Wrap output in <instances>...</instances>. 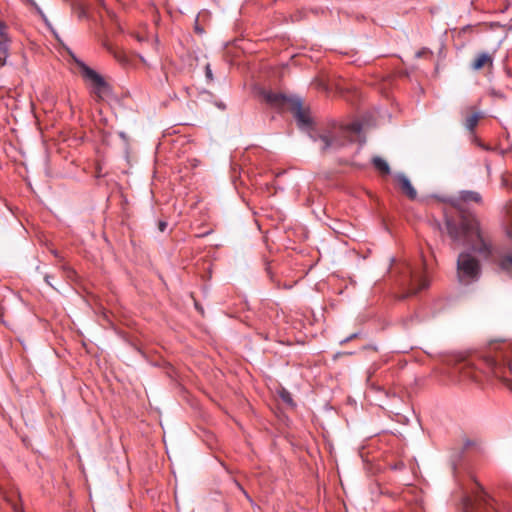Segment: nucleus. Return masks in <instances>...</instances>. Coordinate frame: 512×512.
Returning a JSON list of instances; mask_svg holds the SVG:
<instances>
[{"instance_id": "f257e3e1", "label": "nucleus", "mask_w": 512, "mask_h": 512, "mask_svg": "<svg viewBox=\"0 0 512 512\" xmlns=\"http://www.w3.org/2000/svg\"><path fill=\"white\" fill-rule=\"evenodd\" d=\"M445 226L453 242L466 247L456 262L458 282L468 286L479 281L482 274L481 259H488L493 251L490 235L475 217L464 218L460 226L447 220Z\"/></svg>"}, {"instance_id": "f03ea898", "label": "nucleus", "mask_w": 512, "mask_h": 512, "mask_svg": "<svg viewBox=\"0 0 512 512\" xmlns=\"http://www.w3.org/2000/svg\"><path fill=\"white\" fill-rule=\"evenodd\" d=\"M512 343H501L495 351L485 354L481 360L484 368L476 366L469 360H462L450 371L454 382L465 380L480 381L481 374L491 373L493 376L503 380L506 386L512 391V380L508 374H512Z\"/></svg>"}, {"instance_id": "7ed1b4c3", "label": "nucleus", "mask_w": 512, "mask_h": 512, "mask_svg": "<svg viewBox=\"0 0 512 512\" xmlns=\"http://www.w3.org/2000/svg\"><path fill=\"white\" fill-rule=\"evenodd\" d=\"M362 131V125L359 122H353L348 126H333L319 133H311L312 140L319 144L321 151L338 150L347 143L354 141Z\"/></svg>"}, {"instance_id": "20e7f679", "label": "nucleus", "mask_w": 512, "mask_h": 512, "mask_svg": "<svg viewBox=\"0 0 512 512\" xmlns=\"http://www.w3.org/2000/svg\"><path fill=\"white\" fill-rule=\"evenodd\" d=\"M402 283L408 287L409 295H414L429 286V281L424 273V265L412 266L404 263L401 268Z\"/></svg>"}, {"instance_id": "39448f33", "label": "nucleus", "mask_w": 512, "mask_h": 512, "mask_svg": "<svg viewBox=\"0 0 512 512\" xmlns=\"http://www.w3.org/2000/svg\"><path fill=\"white\" fill-rule=\"evenodd\" d=\"M451 204L460 212L461 217L459 222H456L452 218H446V221L452 220L457 226H460L464 218L475 217L478 220L474 214L467 212L471 204H482V196L477 191L462 190L451 199Z\"/></svg>"}, {"instance_id": "423d86ee", "label": "nucleus", "mask_w": 512, "mask_h": 512, "mask_svg": "<svg viewBox=\"0 0 512 512\" xmlns=\"http://www.w3.org/2000/svg\"><path fill=\"white\" fill-rule=\"evenodd\" d=\"M463 508L464 512H499L495 500L486 492H481L474 500L464 497Z\"/></svg>"}, {"instance_id": "0eeeda50", "label": "nucleus", "mask_w": 512, "mask_h": 512, "mask_svg": "<svg viewBox=\"0 0 512 512\" xmlns=\"http://www.w3.org/2000/svg\"><path fill=\"white\" fill-rule=\"evenodd\" d=\"M69 54L73 61L78 65V67L81 69L82 76L91 81L96 89V93L100 94L101 91L106 87V82L104 78L98 74L95 70L91 69L89 66H87L82 60L78 59L71 51H69Z\"/></svg>"}, {"instance_id": "6e6552de", "label": "nucleus", "mask_w": 512, "mask_h": 512, "mask_svg": "<svg viewBox=\"0 0 512 512\" xmlns=\"http://www.w3.org/2000/svg\"><path fill=\"white\" fill-rule=\"evenodd\" d=\"M264 98L268 104L278 109H290L297 97H290L283 93L265 92Z\"/></svg>"}, {"instance_id": "1a4fd4ad", "label": "nucleus", "mask_w": 512, "mask_h": 512, "mask_svg": "<svg viewBox=\"0 0 512 512\" xmlns=\"http://www.w3.org/2000/svg\"><path fill=\"white\" fill-rule=\"evenodd\" d=\"M289 110L293 112L294 117L301 128H309L311 126L312 121L310 115L303 109L301 99L296 98Z\"/></svg>"}, {"instance_id": "9d476101", "label": "nucleus", "mask_w": 512, "mask_h": 512, "mask_svg": "<svg viewBox=\"0 0 512 512\" xmlns=\"http://www.w3.org/2000/svg\"><path fill=\"white\" fill-rule=\"evenodd\" d=\"M6 30L7 26L0 21V66H4L6 64V60L9 55L10 39Z\"/></svg>"}, {"instance_id": "9b49d317", "label": "nucleus", "mask_w": 512, "mask_h": 512, "mask_svg": "<svg viewBox=\"0 0 512 512\" xmlns=\"http://www.w3.org/2000/svg\"><path fill=\"white\" fill-rule=\"evenodd\" d=\"M396 180L398 181L402 191L407 195L409 199H416L417 192L406 175L399 173L396 175Z\"/></svg>"}, {"instance_id": "f8f14e48", "label": "nucleus", "mask_w": 512, "mask_h": 512, "mask_svg": "<svg viewBox=\"0 0 512 512\" xmlns=\"http://www.w3.org/2000/svg\"><path fill=\"white\" fill-rule=\"evenodd\" d=\"M492 64L493 58L491 57V55L487 52H481L476 55L475 59L471 64V67L474 70H480L485 66H492Z\"/></svg>"}, {"instance_id": "ddd939ff", "label": "nucleus", "mask_w": 512, "mask_h": 512, "mask_svg": "<svg viewBox=\"0 0 512 512\" xmlns=\"http://www.w3.org/2000/svg\"><path fill=\"white\" fill-rule=\"evenodd\" d=\"M464 449H465V447L455 448L451 452L450 464H451V468H452L453 472L456 471L457 466H458V464L460 463V461L462 459Z\"/></svg>"}, {"instance_id": "4468645a", "label": "nucleus", "mask_w": 512, "mask_h": 512, "mask_svg": "<svg viewBox=\"0 0 512 512\" xmlns=\"http://www.w3.org/2000/svg\"><path fill=\"white\" fill-rule=\"evenodd\" d=\"M372 163L374 167L381 172L382 174L389 175L390 174V167L387 161H385L383 158L379 156H375L372 159Z\"/></svg>"}, {"instance_id": "2eb2a0df", "label": "nucleus", "mask_w": 512, "mask_h": 512, "mask_svg": "<svg viewBox=\"0 0 512 512\" xmlns=\"http://www.w3.org/2000/svg\"><path fill=\"white\" fill-rule=\"evenodd\" d=\"M481 117H482V114L480 112H475L472 115H470L469 117H467L465 120L466 129L469 130L470 132H473Z\"/></svg>"}, {"instance_id": "dca6fc26", "label": "nucleus", "mask_w": 512, "mask_h": 512, "mask_svg": "<svg viewBox=\"0 0 512 512\" xmlns=\"http://www.w3.org/2000/svg\"><path fill=\"white\" fill-rule=\"evenodd\" d=\"M500 267L506 271L512 270V254L505 255L501 258Z\"/></svg>"}, {"instance_id": "f3484780", "label": "nucleus", "mask_w": 512, "mask_h": 512, "mask_svg": "<svg viewBox=\"0 0 512 512\" xmlns=\"http://www.w3.org/2000/svg\"><path fill=\"white\" fill-rule=\"evenodd\" d=\"M280 397H281V399H282L285 403H287V404H289V405H294V403H293V399H292V396H291V394H290L288 391H285V390H284V391H282V392H281V394H280Z\"/></svg>"}, {"instance_id": "a211bd4d", "label": "nucleus", "mask_w": 512, "mask_h": 512, "mask_svg": "<svg viewBox=\"0 0 512 512\" xmlns=\"http://www.w3.org/2000/svg\"><path fill=\"white\" fill-rule=\"evenodd\" d=\"M358 336H359L358 332L353 333V334L349 335L348 337H346L345 339L341 340L340 344H345V343L357 338Z\"/></svg>"}, {"instance_id": "6ab92c4d", "label": "nucleus", "mask_w": 512, "mask_h": 512, "mask_svg": "<svg viewBox=\"0 0 512 512\" xmlns=\"http://www.w3.org/2000/svg\"><path fill=\"white\" fill-rule=\"evenodd\" d=\"M205 74H206V77L209 79V80H212L213 79V74H212V70L210 68V65H206V68H205Z\"/></svg>"}, {"instance_id": "aec40b11", "label": "nucleus", "mask_w": 512, "mask_h": 512, "mask_svg": "<svg viewBox=\"0 0 512 512\" xmlns=\"http://www.w3.org/2000/svg\"><path fill=\"white\" fill-rule=\"evenodd\" d=\"M78 17L79 18H84L86 17V10L83 6L79 5L78 7Z\"/></svg>"}, {"instance_id": "412c9836", "label": "nucleus", "mask_w": 512, "mask_h": 512, "mask_svg": "<svg viewBox=\"0 0 512 512\" xmlns=\"http://www.w3.org/2000/svg\"><path fill=\"white\" fill-rule=\"evenodd\" d=\"M410 512H425V511H424V508L422 507V505L417 504V505L411 507Z\"/></svg>"}, {"instance_id": "4be33fe9", "label": "nucleus", "mask_w": 512, "mask_h": 512, "mask_svg": "<svg viewBox=\"0 0 512 512\" xmlns=\"http://www.w3.org/2000/svg\"><path fill=\"white\" fill-rule=\"evenodd\" d=\"M505 231H506V235H507L510 239H512V219H511L510 224H509V225H507V227H506Z\"/></svg>"}, {"instance_id": "5701e85b", "label": "nucleus", "mask_w": 512, "mask_h": 512, "mask_svg": "<svg viewBox=\"0 0 512 512\" xmlns=\"http://www.w3.org/2000/svg\"><path fill=\"white\" fill-rule=\"evenodd\" d=\"M167 227V223L165 221H159L158 228L161 232H164Z\"/></svg>"}, {"instance_id": "b1692460", "label": "nucleus", "mask_w": 512, "mask_h": 512, "mask_svg": "<svg viewBox=\"0 0 512 512\" xmlns=\"http://www.w3.org/2000/svg\"><path fill=\"white\" fill-rule=\"evenodd\" d=\"M425 54H428V50L424 48V49L416 52V57L420 58V57L424 56Z\"/></svg>"}, {"instance_id": "393cba45", "label": "nucleus", "mask_w": 512, "mask_h": 512, "mask_svg": "<svg viewBox=\"0 0 512 512\" xmlns=\"http://www.w3.org/2000/svg\"><path fill=\"white\" fill-rule=\"evenodd\" d=\"M115 57H116V59H117L118 61H120V62H123V63H124V62H126V59H125V57H124L123 55H117V54H115Z\"/></svg>"}, {"instance_id": "a878e982", "label": "nucleus", "mask_w": 512, "mask_h": 512, "mask_svg": "<svg viewBox=\"0 0 512 512\" xmlns=\"http://www.w3.org/2000/svg\"><path fill=\"white\" fill-rule=\"evenodd\" d=\"M505 509L508 512H512V501L505 504Z\"/></svg>"}, {"instance_id": "bb28decb", "label": "nucleus", "mask_w": 512, "mask_h": 512, "mask_svg": "<svg viewBox=\"0 0 512 512\" xmlns=\"http://www.w3.org/2000/svg\"><path fill=\"white\" fill-rule=\"evenodd\" d=\"M45 281L48 285H50L51 287H53L52 283H51V276L50 275H46L45 276Z\"/></svg>"}, {"instance_id": "cd10ccee", "label": "nucleus", "mask_w": 512, "mask_h": 512, "mask_svg": "<svg viewBox=\"0 0 512 512\" xmlns=\"http://www.w3.org/2000/svg\"><path fill=\"white\" fill-rule=\"evenodd\" d=\"M13 509L15 512H24L23 509L21 507H19L17 504L13 505Z\"/></svg>"}, {"instance_id": "c85d7f7f", "label": "nucleus", "mask_w": 512, "mask_h": 512, "mask_svg": "<svg viewBox=\"0 0 512 512\" xmlns=\"http://www.w3.org/2000/svg\"><path fill=\"white\" fill-rule=\"evenodd\" d=\"M476 486L479 487V491L477 492L476 496L479 495L481 492H485L482 487L479 486V483H476Z\"/></svg>"}, {"instance_id": "c756f323", "label": "nucleus", "mask_w": 512, "mask_h": 512, "mask_svg": "<svg viewBox=\"0 0 512 512\" xmlns=\"http://www.w3.org/2000/svg\"><path fill=\"white\" fill-rule=\"evenodd\" d=\"M136 38H137V40H138L139 42L144 41V38H143L142 36L138 35V34L136 35Z\"/></svg>"}, {"instance_id": "7c9ffc66", "label": "nucleus", "mask_w": 512, "mask_h": 512, "mask_svg": "<svg viewBox=\"0 0 512 512\" xmlns=\"http://www.w3.org/2000/svg\"><path fill=\"white\" fill-rule=\"evenodd\" d=\"M471 444H472V442H471L470 440H467V441L465 442V447H468V446H470Z\"/></svg>"}]
</instances>
